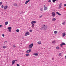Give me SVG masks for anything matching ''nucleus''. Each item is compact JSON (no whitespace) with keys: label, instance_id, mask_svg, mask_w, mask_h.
<instances>
[{"label":"nucleus","instance_id":"nucleus-31","mask_svg":"<svg viewBox=\"0 0 66 66\" xmlns=\"http://www.w3.org/2000/svg\"><path fill=\"white\" fill-rule=\"evenodd\" d=\"M48 2H51V0H49Z\"/></svg>","mask_w":66,"mask_h":66},{"label":"nucleus","instance_id":"nucleus-46","mask_svg":"<svg viewBox=\"0 0 66 66\" xmlns=\"http://www.w3.org/2000/svg\"><path fill=\"white\" fill-rule=\"evenodd\" d=\"M2 27V25H0V27Z\"/></svg>","mask_w":66,"mask_h":66},{"label":"nucleus","instance_id":"nucleus-17","mask_svg":"<svg viewBox=\"0 0 66 66\" xmlns=\"http://www.w3.org/2000/svg\"><path fill=\"white\" fill-rule=\"evenodd\" d=\"M63 36H65L66 35V34H65V32L63 33Z\"/></svg>","mask_w":66,"mask_h":66},{"label":"nucleus","instance_id":"nucleus-7","mask_svg":"<svg viewBox=\"0 0 66 66\" xmlns=\"http://www.w3.org/2000/svg\"><path fill=\"white\" fill-rule=\"evenodd\" d=\"M62 3H60L59 4V9L61 8L62 6Z\"/></svg>","mask_w":66,"mask_h":66},{"label":"nucleus","instance_id":"nucleus-24","mask_svg":"<svg viewBox=\"0 0 66 66\" xmlns=\"http://www.w3.org/2000/svg\"><path fill=\"white\" fill-rule=\"evenodd\" d=\"M65 22H64L62 23V24H63V25H65Z\"/></svg>","mask_w":66,"mask_h":66},{"label":"nucleus","instance_id":"nucleus-8","mask_svg":"<svg viewBox=\"0 0 66 66\" xmlns=\"http://www.w3.org/2000/svg\"><path fill=\"white\" fill-rule=\"evenodd\" d=\"M36 21H32L31 22V24H34L33 23H36Z\"/></svg>","mask_w":66,"mask_h":66},{"label":"nucleus","instance_id":"nucleus-19","mask_svg":"<svg viewBox=\"0 0 66 66\" xmlns=\"http://www.w3.org/2000/svg\"><path fill=\"white\" fill-rule=\"evenodd\" d=\"M3 48L4 49H5V48H6V46H4L3 47Z\"/></svg>","mask_w":66,"mask_h":66},{"label":"nucleus","instance_id":"nucleus-37","mask_svg":"<svg viewBox=\"0 0 66 66\" xmlns=\"http://www.w3.org/2000/svg\"><path fill=\"white\" fill-rule=\"evenodd\" d=\"M13 47H14V48H15L16 47V46L15 45H13Z\"/></svg>","mask_w":66,"mask_h":66},{"label":"nucleus","instance_id":"nucleus-10","mask_svg":"<svg viewBox=\"0 0 66 66\" xmlns=\"http://www.w3.org/2000/svg\"><path fill=\"white\" fill-rule=\"evenodd\" d=\"M15 62L14 61V60H13L12 62V65H14L15 63Z\"/></svg>","mask_w":66,"mask_h":66},{"label":"nucleus","instance_id":"nucleus-20","mask_svg":"<svg viewBox=\"0 0 66 66\" xmlns=\"http://www.w3.org/2000/svg\"><path fill=\"white\" fill-rule=\"evenodd\" d=\"M28 51H29V52H32V50H31L30 49H29Z\"/></svg>","mask_w":66,"mask_h":66},{"label":"nucleus","instance_id":"nucleus-2","mask_svg":"<svg viewBox=\"0 0 66 66\" xmlns=\"http://www.w3.org/2000/svg\"><path fill=\"white\" fill-rule=\"evenodd\" d=\"M33 46V43H32L29 45L28 48L29 49H32V47Z\"/></svg>","mask_w":66,"mask_h":66},{"label":"nucleus","instance_id":"nucleus-28","mask_svg":"<svg viewBox=\"0 0 66 66\" xmlns=\"http://www.w3.org/2000/svg\"><path fill=\"white\" fill-rule=\"evenodd\" d=\"M40 10L41 11H43V8H41L40 9Z\"/></svg>","mask_w":66,"mask_h":66},{"label":"nucleus","instance_id":"nucleus-4","mask_svg":"<svg viewBox=\"0 0 66 66\" xmlns=\"http://www.w3.org/2000/svg\"><path fill=\"white\" fill-rule=\"evenodd\" d=\"M11 29H12V27H8V30H9V32H11Z\"/></svg>","mask_w":66,"mask_h":66},{"label":"nucleus","instance_id":"nucleus-50","mask_svg":"<svg viewBox=\"0 0 66 66\" xmlns=\"http://www.w3.org/2000/svg\"><path fill=\"white\" fill-rule=\"evenodd\" d=\"M56 66H57V65H56Z\"/></svg>","mask_w":66,"mask_h":66},{"label":"nucleus","instance_id":"nucleus-35","mask_svg":"<svg viewBox=\"0 0 66 66\" xmlns=\"http://www.w3.org/2000/svg\"><path fill=\"white\" fill-rule=\"evenodd\" d=\"M26 55V56H29V54H26L25 55Z\"/></svg>","mask_w":66,"mask_h":66},{"label":"nucleus","instance_id":"nucleus-21","mask_svg":"<svg viewBox=\"0 0 66 66\" xmlns=\"http://www.w3.org/2000/svg\"><path fill=\"white\" fill-rule=\"evenodd\" d=\"M32 28H34V24H32Z\"/></svg>","mask_w":66,"mask_h":66},{"label":"nucleus","instance_id":"nucleus-40","mask_svg":"<svg viewBox=\"0 0 66 66\" xmlns=\"http://www.w3.org/2000/svg\"><path fill=\"white\" fill-rule=\"evenodd\" d=\"M2 4V2H0V5Z\"/></svg>","mask_w":66,"mask_h":66},{"label":"nucleus","instance_id":"nucleus-39","mask_svg":"<svg viewBox=\"0 0 66 66\" xmlns=\"http://www.w3.org/2000/svg\"><path fill=\"white\" fill-rule=\"evenodd\" d=\"M17 66H20V65L18 64H16Z\"/></svg>","mask_w":66,"mask_h":66},{"label":"nucleus","instance_id":"nucleus-45","mask_svg":"<svg viewBox=\"0 0 66 66\" xmlns=\"http://www.w3.org/2000/svg\"><path fill=\"white\" fill-rule=\"evenodd\" d=\"M17 60H14V62H15V61H17Z\"/></svg>","mask_w":66,"mask_h":66},{"label":"nucleus","instance_id":"nucleus-42","mask_svg":"<svg viewBox=\"0 0 66 66\" xmlns=\"http://www.w3.org/2000/svg\"><path fill=\"white\" fill-rule=\"evenodd\" d=\"M2 36H3V37H4V34H3V35H2Z\"/></svg>","mask_w":66,"mask_h":66},{"label":"nucleus","instance_id":"nucleus-6","mask_svg":"<svg viewBox=\"0 0 66 66\" xmlns=\"http://www.w3.org/2000/svg\"><path fill=\"white\" fill-rule=\"evenodd\" d=\"M52 15L53 17H54V16H55V13H54V12H53L52 13Z\"/></svg>","mask_w":66,"mask_h":66},{"label":"nucleus","instance_id":"nucleus-11","mask_svg":"<svg viewBox=\"0 0 66 66\" xmlns=\"http://www.w3.org/2000/svg\"><path fill=\"white\" fill-rule=\"evenodd\" d=\"M56 13L57 14V15H59V16H61V14H60L59 13V12H56Z\"/></svg>","mask_w":66,"mask_h":66},{"label":"nucleus","instance_id":"nucleus-38","mask_svg":"<svg viewBox=\"0 0 66 66\" xmlns=\"http://www.w3.org/2000/svg\"><path fill=\"white\" fill-rule=\"evenodd\" d=\"M42 16H43V15H41L39 17V18H41Z\"/></svg>","mask_w":66,"mask_h":66},{"label":"nucleus","instance_id":"nucleus-26","mask_svg":"<svg viewBox=\"0 0 66 66\" xmlns=\"http://www.w3.org/2000/svg\"><path fill=\"white\" fill-rule=\"evenodd\" d=\"M62 45H65V43H62Z\"/></svg>","mask_w":66,"mask_h":66},{"label":"nucleus","instance_id":"nucleus-43","mask_svg":"<svg viewBox=\"0 0 66 66\" xmlns=\"http://www.w3.org/2000/svg\"><path fill=\"white\" fill-rule=\"evenodd\" d=\"M64 6H66V4H64Z\"/></svg>","mask_w":66,"mask_h":66},{"label":"nucleus","instance_id":"nucleus-44","mask_svg":"<svg viewBox=\"0 0 66 66\" xmlns=\"http://www.w3.org/2000/svg\"><path fill=\"white\" fill-rule=\"evenodd\" d=\"M52 60H54V58H52Z\"/></svg>","mask_w":66,"mask_h":66},{"label":"nucleus","instance_id":"nucleus-23","mask_svg":"<svg viewBox=\"0 0 66 66\" xmlns=\"http://www.w3.org/2000/svg\"><path fill=\"white\" fill-rule=\"evenodd\" d=\"M60 47H63V44H62V43H61L60 45Z\"/></svg>","mask_w":66,"mask_h":66},{"label":"nucleus","instance_id":"nucleus-27","mask_svg":"<svg viewBox=\"0 0 66 66\" xmlns=\"http://www.w3.org/2000/svg\"><path fill=\"white\" fill-rule=\"evenodd\" d=\"M14 5L15 6H17V4H14Z\"/></svg>","mask_w":66,"mask_h":66},{"label":"nucleus","instance_id":"nucleus-41","mask_svg":"<svg viewBox=\"0 0 66 66\" xmlns=\"http://www.w3.org/2000/svg\"><path fill=\"white\" fill-rule=\"evenodd\" d=\"M29 31L30 32H32V30H30Z\"/></svg>","mask_w":66,"mask_h":66},{"label":"nucleus","instance_id":"nucleus-29","mask_svg":"<svg viewBox=\"0 0 66 66\" xmlns=\"http://www.w3.org/2000/svg\"><path fill=\"white\" fill-rule=\"evenodd\" d=\"M55 43V42L54 41H53L52 42V43H53V44H54Z\"/></svg>","mask_w":66,"mask_h":66},{"label":"nucleus","instance_id":"nucleus-32","mask_svg":"<svg viewBox=\"0 0 66 66\" xmlns=\"http://www.w3.org/2000/svg\"><path fill=\"white\" fill-rule=\"evenodd\" d=\"M28 2H27V1H26V2H25V4H28Z\"/></svg>","mask_w":66,"mask_h":66},{"label":"nucleus","instance_id":"nucleus-13","mask_svg":"<svg viewBox=\"0 0 66 66\" xmlns=\"http://www.w3.org/2000/svg\"><path fill=\"white\" fill-rule=\"evenodd\" d=\"M9 23V22H6L5 23V25H7L8 24V23Z\"/></svg>","mask_w":66,"mask_h":66},{"label":"nucleus","instance_id":"nucleus-47","mask_svg":"<svg viewBox=\"0 0 66 66\" xmlns=\"http://www.w3.org/2000/svg\"><path fill=\"white\" fill-rule=\"evenodd\" d=\"M5 42H6V43H7V41H5Z\"/></svg>","mask_w":66,"mask_h":66},{"label":"nucleus","instance_id":"nucleus-18","mask_svg":"<svg viewBox=\"0 0 66 66\" xmlns=\"http://www.w3.org/2000/svg\"><path fill=\"white\" fill-rule=\"evenodd\" d=\"M57 31H55L54 32V34H57Z\"/></svg>","mask_w":66,"mask_h":66},{"label":"nucleus","instance_id":"nucleus-22","mask_svg":"<svg viewBox=\"0 0 66 66\" xmlns=\"http://www.w3.org/2000/svg\"><path fill=\"white\" fill-rule=\"evenodd\" d=\"M52 1L53 3H55V1H56V0H53Z\"/></svg>","mask_w":66,"mask_h":66},{"label":"nucleus","instance_id":"nucleus-16","mask_svg":"<svg viewBox=\"0 0 66 66\" xmlns=\"http://www.w3.org/2000/svg\"><path fill=\"white\" fill-rule=\"evenodd\" d=\"M56 20V19L55 18H53L52 19V21H55Z\"/></svg>","mask_w":66,"mask_h":66},{"label":"nucleus","instance_id":"nucleus-3","mask_svg":"<svg viewBox=\"0 0 66 66\" xmlns=\"http://www.w3.org/2000/svg\"><path fill=\"white\" fill-rule=\"evenodd\" d=\"M29 34H30V33L29 32H26L25 34V36H27V35H28Z\"/></svg>","mask_w":66,"mask_h":66},{"label":"nucleus","instance_id":"nucleus-33","mask_svg":"<svg viewBox=\"0 0 66 66\" xmlns=\"http://www.w3.org/2000/svg\"><path fill=\"white\" fill-rule=\"evenodd\" d=\"M2 8H3L4 7V6L3 5H2L1 6Z\"/></svg>","mask_w":66,"mask_h":66},{"label":"nucleus","instance_id":"nucleus-25","mask_svg":"<svg viewBox=\"0 0 66 66\" xmlns=\"http://www.w3.org/2000/svg\"><path fill=\"white\" fill-rule=\"evenodd\" d=\"M16 32H19V29H17L16 30Z\"/></svg>","mask_w":66,"mask_h":66},{"label":"nucleus","instance_id":"nucleus-48","mask_svg":"<svg viewBox=\"0 0 66 66\" xmlns=\"http://www.w3.org/2000/svg\"><path fill=\"white\" fill-rule=\"evenodd\" d=\"M65 59H66V55L65 56Z\"/></svg>","mask_w":66,"mask_h":66},{"label":"nucleus","instance_id":"nucleus-12","mask_svg":"<svg viewBox=\"0 0 66 66\" xmlns=\"http://www.w3.org/2000/svg\"><path fill=\"white\" fill-rule=\"evenodd\" d=\"M34 55H35L36 56H37L38 55V53H34Z\"/></svg>","mask_w":66,"mask_h":66},{"label":"nucleus","instance_id":"nucleus-14","mask_svg":"<svg viewBox=\"0 0 66 66\" xmlns=\"http://www.w3.org/2000/svg\"><path fill=\"white\" fill-rule=\"evenodd\" d=\"M37 43L38 44H39V45H40L42 43L41 42H38Z\"/></svg>","mask_w":66,"mask_h":66},{"label":"nucleus","instance_id":"nucleus-15","mask_svg":"<svg viewBox=\"0 0 66 66\" xmlns=\"http://www.w3.org/2000/svg\"><path fill=\"white\" fill-rule=\"evenodd\" d=\"M26 53H27V54H29V53H30V52H29V51L28 50L26 51Z\"/></svg>","mask_w":66,"mask_h":66},{"label":"nucleus","instance_id":"nucleus-36","mask_svg":"<svg viewBox=\"0 0 66 66\" xmlns=\"http://www.w3.org/2000/svg\"><path fill=\"white\" fill-rule=\"evenodd\" d=\"M59 55H60V56H61V55H62V53H60L59 54Z\"/></svg>","mask_w":66,"mask_h":66},{"label":"nucleus","instance_id":"nucleus-1","mask_svg":"<svg viewBox=\"0 0 66 66\" xmlns=\"http://www.w3.org/2000/svg\"><path fill=\"white\" fill-rule=\"evenodd\" d=\"M47 26L45 24H43L42 25V27L40 28L41 30H45L47 29Z\"/></svg>","mask_w":66,"mask_h":66},{"label":"nucleus","instance_id":"nucleus-5","mask_svg":"<svg viewBox=\"0 0 66 66\" xmlns=\"http://www.w3.org/2000/svg\"><path fill=\"white\" fill-rule=\"evenodd\" d=\"M44 11H46V10H47L48 9V7H46V6H45V5H44Z\"/></svg>","mask_w":66,"mask_h":66},{"label":"nucleus","instance_id":"nucleus-49","mask_svg":"<svg viewBox=\"0 0 66 66\" xmlns=\"http://www.w3.org/2000/svg\"><path fill=\"white\" fill-rule=\"evenodd\" d=\"M58 0H56V1H58Z\"/></svg>","mask_w":66,"mask_h":66},{"label":"nucleus","instance_id":"nucleus-34","mask_svg":"<svg viewBox=\"0 0 66 66\" xmlns=\"http://www.w3.org/2000/svg\"><path fill=\"white\" fill-rule=\"evenodd\" d=\"M27 1L28 3V2H30V0H28V1Z\"/></svg>","mask_w":66,"mask_h":66},{"label":"nucleus","instance_id":"nucleus-30","mask_svg":"<svg viewBox=\"0 0 66 66\" xmlns=\"http://www.w3.org/2000/svg\"><path fill=\"white\" fill-rule=\"evenodd\" d=\"M56 48L57 49H59V47L58 46H57L56 47Z\"/></svg>","mask_w":66,"mask_h":66},{"label":"nucleus","instance_id":"nucleus-9","mask_svg":"<svg viewBox=\"0 0 66 66\" xmlns=\"http://www.w3.org/2000/svg\"><path fill=\"white\" fill-rule=\"evenodd\" d=\"M7 7H8V6H7V5L5 6L4 7V10H5V9H6L7 8Z\"/></svg>","mask_w":66,"mask_h":66}]
</instances>
